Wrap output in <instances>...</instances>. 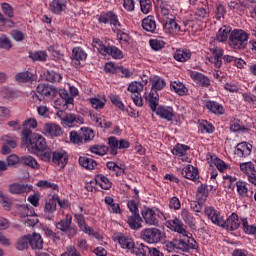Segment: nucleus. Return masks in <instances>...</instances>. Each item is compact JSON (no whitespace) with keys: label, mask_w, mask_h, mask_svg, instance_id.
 Segmentation results:
<instances>
[{"label":"nucleus","mask_w":256,"mask_h":256,"mask_svg":"<svg viewBox=\"0 0 256 256\" xmlns=\"http://www.w3.org/2000/svg\"><path fill=\"white\" fill-rule=\"evenodd\" d=\"M142 27L144 31L148 33H155V29H157V22H155V17L148 16L142 20Z\"/></svg>","instance_id":"nucleus-26"},{"label":"nucleus","mask_w":256,"mask_h":256,"mask_svg":"<svg viewBox=\"0 0 256 256\" xmlns=\"http://www.w3.org/2000/svg\"><path fill=\"white\" fill-rule=\"evenodd\" d=\"M190 147L185 144H177L172 149V154L177 155L178 157H183L182 161H189V157H186L187 151H189Z\"/></svg>","instance_id":"nucleus-25"},{"label":"nucleus","mask_w":256,"mask_h":256,"mask_svg":"<svg viewBox=\"0 0 256 256\" xmlns=\"http://www.w3.org/2000/svg\"><path fill=\"white\" fill-rule=\"evenodd\" d=\"M214 165H215L216 169H218V171H220V173H225V171H227L229 169V165H227V163H225V161H223L219 158L214 159Z\"/></svg>","instance_id":"nucleus-53"},{"label":"nucleus","mask_w":256,"mask_h":256,"mask_svg":"<svg viewBox=\"0 0 256 256\" xmlns=\"http://www.w3.org/2000/svg\"><path fill=\"white\" fill-rule=\"evenodd\" d=\"M29 245H31V247H33V235H31V234H27V235L20 237L17 240L16 249L18 251H25V249L29 248Z\"/></svg>","instance_id":"nucleus-18"},{"label":"nucleus","mask_w":256,"mask_h":256,"mask_svg":"<svg viewBox=\"0 0 256 256\" xmlns=\"http://www.w3.org/2000/svg\"><path fill=\"white\" fill-rule=\"evenodd\" d=\"M67 161H69V156L67 155V152L64 150H59L51 153V159L48 160V163H54V165H57L60 169H65V165H67Z\"/></svg>","instance_id":"nucleus-9"},{"label":"nucleus","mask_w":256,"mask_h":256,"mask_svg":"<svg viewBox=\"0 0 256 256\" xmlns=\"http://www.w3.org/2000/svg\"><path fill=\"white\" fill-rule=\"evenodd\" d=\"M149 247L143 243L139 244L138 246H135L132 248V252L136 256H147L149 254Z\"/></svg>","instance_id":"nucleus-41"},{"label":"nucleus","mask_w":256,"mask_h":256,"mask_svg":"<svg viewBox=\"0 0 256 256\" xmlns=\"http://www.w3.org/2000/svg\"><path fill=\"white\" fill-rule=\"evenodd\" d=\"M74 217L83 233H86V235H90L92 237H97L95 230H93V228H91L89 225H87V222H85V216L83 214H75Z\"/></svg>","instance_id":"nucleus-12"},{"label":"nucleus","mask_w":256,"mask_h":256,"mask_svg":"<svg viewBox=\"0 0 256 256\" xmlns=\"http://www.w3.org/2000/svg\"><path fill=\"white\" fill-rule=\"evenodd\" d=\"M70 141H71V143L79 145V143H83V136L79 135V133H77V131H71L70 132Z\"/></svg>","instance_id":"nucleus-60"},{"label":"nucleus","mask_w":256,"mask_h":256,"mask_svg":"<svg viewBox=\"0 0 256 256\" xmlns=\"http://www.w3.org/2000/svg\"><path fill=\"white\" fill-rule=\"evenodd\" d=\"M207 197H209L207 184H201L197 189L196 199L200 201V203H205L207 201Z\"/></svg>","instance_id":"nucleus-30"},{"label":"nucleus","mask_w":256,"mask_h":256,"mask_svg":"<svg viewBox=\"0 0 256 256\" xmlns=\"http://www.w3.org/2000/svg\"><path fill=\"white\" fill-rule=\"evenodd\" d=\"M229 33H231V29H229V27H221L216 35L217 41H219V43H225V41L229 39Z\"/></svg>","instance_id":"nucleus-39"},{"label":"nucleus","mask_w":256,"mask_h":256,"mask_svg":"<svg viewBox=\"0 0 256 256\" xmlns=\"http://www.w3.org/2000/svg\"><path fill=\"white\" fill-rule=\"evenodd\" d=\"M57 116L61 120L63 127H81L85 123L83 117L73 113H65L63 110H59Z\"/></svg>","instance_id":"nucleus-5"},{"label":"nucleus","mask_w":256,"mask_h":256,"mask_svg":"<svg viewBox=\"0 0 256 256\" xmlns=\"http://www.w3.org/2000/svg\"><path fill=\"white\" fill-rule=\"evenodd\" d=\"M110 100L113 105L120 109V111H125V104H123V101H121V97H119V95H110Z\"/></svg>","instance_id":"nucleus-50"},{"label":"nucleus","mask_w":256,"mask_h":256,"mask_svg":"<svg viewBox=\"0 0 256 256\" xmlns=\"http://www.w3.org/2000/svg\"><path fill=\"white\" fill-rule=\"evenodd\" d=\"M181 175L190 181H197L199 179V169L191 164H188L182 169Z\"/></svg>","instance_id":"nucleus-14"},{"label":"nucleus","mask_w":256,"mask_h":256,"mask_svg":"<svg viewBox=\"0 0 256 256\" xmlns=\"http://www.w3.org/2000/svg\"><path fill=\"white\" fill-rule=\"evenodd\" d=\"M72 223L73 216H71V214H67L65 219L60 220L58 223H56V228L65 233L67 232V229H69Z\"/></svg>","instance_id":"nucleus-34"},{"label":"nucleus","mask_w":256,"mask_h":256,"mask_svg":"<svg viewBox=\"0 0 256 256\" xmlns=\"http://www.w3.org/2000/svg\"><path fill=\"white\" fill-rule=\"evenodd\" d=\"M61 256H81V253L77 251V248L75 246H67L66 252H64Z\"/></svg>","instance_id":"nucleus-62"},{"label":"nucleus","mask_w":256,"mask_h":256,"mask_svg":"<svg viewBox=\"0 0 256 256\" xmlns=\"http://www.w3.org/2000/svg\"><path fill=\"white\" fill-rule=\"evenodd\" d=\"M59 96L61 97L63 101V109H68L69 105H73V97L69 95L67 90L62 89L58 92Z\"/></svg>","instance_id":"nucleus-37"},{"label":"nucleus","mask_w":256,"mask_h":256,"mask_svg":"<svg viewBox=\"0 0 256 256\" xmlns=\"http://www.w3.org/2000/svg\"><path fill=\"white\" fill-rule=\"evenodd\" d=\"M99 22L104 23V25H107V23H110V25H113L115 29H119L121 27V23H119V19L117 18V15L113 12H108L104 15H101L99 17Z\"/></svg>","instance_id":"nucleus-17"},{"label":"nucleus","mask_w":256,"mask_h":256,"mask_svg":"<svg viewBox=\"0 0 256 256\" xmlns=\"http://www.w3.org/2000/svg\"><path fill=\"white\" fill-rule=\"evenodd\" d=\"M169 208L174 209V211H179V209H181V201L178 197L174 196L169 200Z\"/></svg>","instance_id":"nucleus-59"},{"label":"nucleus","mask_w":256,"mask_h":256,"mask_svg":"<svg viewBox=\"0 0 256 256\" xmlns=\"http://www.w3.org/2000/svg\"><path fill=\"white\" fill-rule=\"evenodd\" d=\"M149 43H150L151 49H153L154 51H159L163 49V47H165V42L161 40L151 39Z\"/></svg>","instance_id":"nucleus-56"},{"label":"nucleus","mask_w":256,"mask_h":256,"mask_svg":"<svg viewBox=\"0 0 256 256\" xmlns=\"http://www.w3.org/2000/svg\"><path fill=\"white\" fill-rule=\"evenodd\" d=\"M163 87H165V80L157 79L156 81H154L151 91H153L155 93L157 91H161V89H163Z\"/></svg>","instance_id":"nucleus-63"},{"label":"nucleus","mask_w":256,"mask_h":256,"mask_svg":"<svg viewBox=\"0 0 256 256\" xmlns=\"http://www.w3.org/2000/svg\"><path fill=\"white\" fill-rule=\"evenodd\" d=\"M155 113L159 115V117H161L162 119H166L167 121H173V117H175L172 107L165 108L163 106H159Z\"/></svg>","instance_id":"nucleus-24"},{"label":"nucleus","mask_w":256,"mask_h":256,"mask_svg":"<svg viewBox=\"0 0 256 256\" xmlns=\"http://www.w3.org/2000/svg\"><path fill=\"white\" fill-rule=\"evenodd\" d=\"M204 213L214 225L226 229L227 231H236V229H239V225H241L237 213H232L226 220L223 219L221 213L213 207H206Z\"/></svg>","instance_id":"nucleus-2"},{"label":"nucleus","mask_w":256,"mask_h":256,"mask_svg":"<svg viewBox=\"0 0 256 256\" xmlns=\"http://www.w3.org/2000/svg\"><path fill=\"white\" fill-rule=\"evenodd\" d=\"M144 97L150 109L155 113L157 111V106L159 105V94H157V92L151 91L148 96L147 93H145Z\"/></svg>","instance_id":"nucleus-21"},{"label":"nucleus","mask_w":256,"mask_h":256,"mask_svg":"<svg viewBox=\"0 0 256 256\" xmlns=\"http://www.w3.org/2000/svg\"><path fill=\"white\" fill-rule=\"evenodd\" d=\"M34 61H47V52L46 51H38L33 55Z\"/></svg>","instance_id":"nucleus-64"},{"label":"nucleus","mask_w":256,"mask_h":256,"mask_svg":"<svg viewBox=\"0 0 256 256\" xmlns=\"http://www.w3.org/2000/svg\"><path fill=\"white\" fill-rule=\"evenodd\" d=\"M240 170L242 171V173H244V175H246L249 183H252V185H256V169L253 162L240 163Z\"/></svg>","instance_id":"nucleus-10"},{"label":"nucleus","mask_w":256,"mask_h":256,"mask_svg":"<svg viewBox=\"0 0 256 256\" xmlns=\"http://www.w3.org/2000/svg\"><path fill=\"white\" fill-rule=\"evenodd\" d=\"M190 77L197 85H201V87H209L211 85V80L200 72L192 71L190 72Z\"/></svg>","instance_id":"nucleus-19"},{"label":"nucleus","mask_w":256,"mask_h":256,"mask_svg":"<svg viewBox=\"0 0 256 256\" xmlns=\"http://www.w3.org/2000/svg\"><path fill=\"white\" fill-rule=\"evenodd\" d=\"M79 165L84 167V169L93 170L97 167V162L89 157L81 156L79 158Z\"/></svg>","instance_id":"nucleus-36"},{"label":"nucleus","mask_w":256,"mask_h":256,"mask_svg":"<svg viewBox=\"0 0 256 256\" xmlns=\"http://www.w3.org/2000/svg\"><path fill=\"white\" fill-rule=\"evenodd\" d=\"M45 77L50 83H59V81L62 79L61 74L53 70H48Z\"/></svg>","instance_id":"nucleus-47"},{"label":"nucleus","mask_w":256,"mask_h":256,"mask_svg":"<svg viewBox=\"0 0 256 256\" xmlns=\"http://www.w3.org/2000/svg\"><path fill=\"white\" fill-rule=\"evenodd\" d=\"M59 200V195L54 194L52 198H50L48 201H46L45 207H44V213L46 216V219L48 221H53V213L57 211V201Z\"/></svg>","instance_id":"nucleus-11"},{"label":"nucleus","mask_w":256,"mask_h":256,"mask_svg":"<svg viewBox=\"0 0 256 256\" xmlns=\"http://www.w3.org/2000/svg\"><path fill=\"white\" fill-rule=\"evenodd\" d=\"M226 13H227V10H225V6H223V4H219L216 8L217 21H221V19H224Z\"/></svg>","instance_id":"nucleus-61"},{"label":"nucleus","mask_w":256,"mask_h":256,"mask_svg":"<svg viewBox=\"0 0 256 256\" xmlns=\"http://www.w3.org/2000/svg\"><path fill=\"white\" fill-rule=\"evenodd\" d=\"M157 211L159 210L153 208H145L142 210V219L149 227H159V214Z\"/></svg>","instance_id":"nucleus-8"},{"label":"nucleus","mask_w":256,"mask_h":256,"mask_svg":"<svg viewBox=\"0 0 256 256\" xmlns=\"http://www.w3.org/2000/svg\"><path fill=\"white\" fill-rule=\"evenodd\" d=\"M164 29L165 31H168V33H178L181 28H179L177 21H175V16L170 15V17H166Z\"/></svg>","instance_id":"nucleus-23"},{"label":"nucleus","mask_w":256,"mask_h":256,"mask_svg":"<svg viewBox=\"0 0 256 256\" xmlns=\"http://www.w3.org/2000/svg\"><path fill=\"white\" fill-rule=\"evenodd\" d=\"M141 238L150 245L161 243L165 234L159 228H146L140 232Z\"/></svg>","instance_id":"nucleus-6"},{"label":"nucleus","mask_w":256,"mask_h":256,"mask_svg":"<svg viewBox=\"0 0 256 256\" xmlns=\"http://www.w3.org/2000/svg\"><path fill=\"white\" fill-rule=\"evenodd\" d=\"M67 7V0H53L50 3V9L53 13L59 14L61 11H65Z\"/></svg>","instance_id":"nucleus-29"},{"label":"nucleus","mask_w":256,"mask_h":256,"mask_svg":"<svg viewBox=\"0 0 256 256\" xmlns=\"http://www.w3.org/2000/svg\"><path fill=\"white\" fill-rule=\"evenodd\" d=\"M249 35L244 30H233L229 36V45L233 49H245Z\"/></svg>","instance_id":"nucleus-4"},{"label":"nucleus","mask_w":256,"mask_h":256,"mask_svg":"<svg viewBox=\"0 0 256 256\" xmlns=\"http://www.w3.org/2000/svg\"><path fill=\"white\" fill-rule=\"evenodd\" d=\"M36 93L41 95L35 94V97L38 99V101H43V96L45 97H57L59 95V90H57V87L49 84H39L36 88Z\"/></svg>","instance_id":"nucleus-7"},{"label":"nucleus","mask_w":256,"mask_h":256,"mask_svg":"<svg viewBox=\"0 0 256 256\" xmlns=\"http://www.w3.org/2000/svg\"><path fill=\"white\" fill-rule=\"evenodd\" d=\"M140 9L144 15L149 14L151 9H153V2L151 0H140Z\"/></svg>","instance_id":"nucleus-49"},{"label":"nucleus","mask_w":256,"mask_h":256,"mask_svg":"<svg viewBox=\"0 0 256 256\" xmlns=\"http://www.w3.org/2000/svg\"><path fill=\"white\" fill-rule=\"evenodd\" d=\"M33 243H34V249H38V250L43 249V237H41V234L35 231L33 233Z\"/></svg>","instance_id":"nucleus-52"},{"label":"nucleus","mask_w":256,"mask_h":256,"mask_svg":"<svg viewBox=\"0 0 256 256\" xmlns=\"http://www.w3.org/2000/svg\"><path fill=\"white\" fill-rule=\"evenodd\" d=\"M166 227L171 231H175V233H179L183 235V237H188L187 241L176 239V251H183L187 253L190 249H199L197 245V241L193 237H189V232L185 229L183 222L179 220V218H175L174 220H168L166 222Z\"/></svg>","instance_id":"nucleus-1"},{"label":"nucleus","mask_w":256,"mask_h":256,"mask_svg":"<svg viewBox=\"0 0 256 256\" xmlns=\"http://www.w3.org/2000/svg\"><path fill=\"white\" fill-rule=\"evenodd\" d=\"M141 221H143V218L141 217V215L132 214V216L128 217L127 223L130 229L137 231L138 229H141V227H143V225L141 224Z\"/></svg>","instance_id":"nucleus-27"},{"label":"nucleus","mask_w":256,"mask_h":256,"mask_svg":"<svg viewBox=\"0 0 256 256\" xmlns=\"http://www.w3.org/2000/svg\"><path fill=\"white\" fill-rule=\"evenodd\" d=\"M33 190V186L20 184V183H12L9 185V193L11 195H23V193H29Z\"/></svg>","instance_id":"nucleus-15"},{"label":"nucleus","mask_w":256,"mask_h":256,"mask_svg":"<svg viewBox=\"0 0 256 256\" xmlns=\"http://www.w3.org/2000/svg\"><path fill=\"white\" fill-rule=\"evenodd\" d=\"M32 77H33V75L29 71L20 72L15 75V81L17 83H29V81H31Z\"/></svg>","instance_id":"nucleus-45"},{"label":"nucleus","mask_w":256,"mask_h":256,"mask_svg":"<svg viewBox=\"0 0 256 256\" xmlns=\"http://www.w3.org/2000/svg\"><path fill=\"white\" fill-rule=\"evenodd\" d=\"M210 52L212 54L214 66L216 67V69H219L221 65H223V55L225 51L219 46H213L212 48H210Z\"/></svg>","instance_id":"nucleus-13"},{"label":"nucleus","mask_w":256,"mask_h":256,"mask_svg":"<svg viewBox=\"0 0 256 256\" xmlns=\"http://www.w3.org/2000/svg\"><path fill=\"white\" fill-rule=\"evenodd\" d=\"M33 144L34 155L39 157L42 161H50L51 151L47 149V142L45 141V138L39 134H34Z\"/></svg>","instance_id":"nucleus-3"},{"label":"nucleus","mask_w":256,"mask_h":256,"mask_svg":"<svg viewBox=\"0 0 256 256\" xmlns=\"http://www.w3.org/2000/svg\"><path fill=\"white\" fill-rule=\"evenodd\" d=\"M181 217L183 219V221L185 223H187L188 225H191V223H193V215H191V213L189 212L188 209H182L181 211Z\"/></svg>","instance_id":"nucleus-57"},{"label":"nucleus","mask_w":256,"mask_h":256,"mask_svg":"<svg viewBox=\"0 0 256 256\" xmlns=\"http://www.w3.org/2000/svg\"><path fill=\"white\" fill-rule=\"evenodd\" d=\"M102 55H111L114 59H123V52L115 46H102Z\"/></svg>","instance_id":"nucleus-20"},{"label":"nucleus","mask_w":256,"mask_h":256,"mask_svg":"<svg viewBox=\"0 0 256 256\" xmlns=\"http://www.w3.org/2000/svg\"><path fill=\"white\" fill-rule=\"evenodd\" d=\"M144 85L141 82H132L128 86V91L130 93H134V95L141 94V91H143Z\"/></svg>","instance_id":"nucleus-46"},{"label":"nucleus","mask_w":256,"mask_h":256,"mask_svg":"<svg viewBox=\"0 0 256 256\" xmlns=\"http://www.w3.org/2000/svg\"><path fill=\"white\" fill-rule=\"evenodd\" d=\"M236 191L240 197H247L249 193V188H247V182L245 181H237L236 182Z\"/></svg>","instance_id":"nucleus-43"},{"label":"nucleus","mask_w":256,"mask_h":256,"mask_svg":"<svg viewBox=\"0 0 256 256\" xmlns=\"http://www.w3.org/2000/svg\"><path fill=\"white\" fill-rule=\"evenodd\" d=\"M72 57H73V60L76 61L77 64L79 65L80 61H85V59H87V53L83 48L75 47L72 50Z\"/></svg>","instance_id":"nucleus-35"},{"label":"nucleus","mask_w":256,"mask_h":256,"mask_svg":"<svg viewBox=\"0 0 256 256\" xmlns=\"http://www.w3.org/2000/svg\"><path fill=\"white\" fill-rule=\"evenodd\" d=\"M1 9L4 15H6V17H9L11 19L15 16V13L13 12V6L10 5L9 3H5V2L2 3Z\"/></svg>","instance_id":"nucleus-51"},{"label":"nucleus","mask_w":256,"mask_h":256,"mask_svg":"<svg viewBox=\"0 0 256 256\" xmlns=\"http://www.w3.org/2000/svg\"><path fill=\"white\" fill-rule=\"evenodd\" d=\"M90 103L93 109H103L107 100L105 98H90Z\"/></svg>","instance_id":"nucleus-48"},{"label":"nucleus","mask_w":256,"mask_h":256,"mask_svg":"<svg viewBox=\"0 0 256 256\" xmlns=\"http://www.w3.org/2000/svg\"><path fill=\"white\" fill-rule=\"evenodd\" d=\"M11 47H13V45H11V40L5 35L0 36V48L9 51Z\"/></svg>","instance_id":"nucleus-55"},{"label":"nucleus","mask_w":256,"mask_h":256,"mask_svg":"<svg viewBox=\"0 0 256 256\" xmlns=\"http://www.w3.org/2000/svg\"><path fill=\"white\" fill-rule=\"evenodd\" d=\"M252 150L253 145L247 142H242L235 147L234 155H237V157H249V155H251Z\"/></svg>","instance_id":"nucleus-16"},{"label":"nucleus","mask_w":256,"mask_h":256,"mask_svg":"<svg viewBox=\"0 0 256 256\" xmlns=\"http://www.w3.org/2000/svg\"><path fill=\"white\" fill-rule=\"evenodd\" d=\"M164 249L168 251V253H173V251H177V240H171V241H166L164 243Z\"/></svg>","instance_id":"nucleus-58"},{"label":"nucleus","mask_w":256,"mask_h":256,"mask_svg":"<svg viewBox=\"0 0 256 256\" xmlns=\"http://www.w3.org/2000/svg\"><path fill=\"white\" fill-rule=\"evenodd\" d=\"M174 59L180 63H185L191 59V50L189 49H178L174 53Z\"/></svg>","instance_id":"nucleus-28"},{"label":"nucleus","mask_w":256,"mask_h":256,"mask_svg":"<svg viewBox=\"0 0 256 256\" xmlns=\"http://www.w3.org/2000/svg\"><path fill=\"white\" fill-rule=\"evenodd\" d=\"M118 243L122 247V249H129L132 251L135 248V242L133 239L125 237V236H120L118 238Z\"/></svg>","instance_id":"nucleus-38"},{"label":"nucleus","mask_w":256,"mask_h":256,"mask_svg":"<svg viewBox=\"0 0 256 256\" xmlns=\"http://www.w3.org/2000/svg\"><path fill=\"white\" fill-rule=\"evenodd\" d=\"M96 183H97V185H99V187H101V189H105L106 191L111 189V187L113 185L111 180H109V178H107V176H105L103 174H98L96 176Z\"/></svg>","instance_id":"nucleus-32"},{"label":"nucleus","mask_w":256,"mask_h":256,"mask_svg":"<svg viewBox=\"0 0 256 256\" xmlns=\"http://www.w3.org/2000/svg\"><path fill=\"white\" fill-rule=\"evenodd\" d=\"M170 89L179 95H185L187 93V87L182 82H172Z\"/></svg>","instance_id":"nucleus-44"},{"label":"nucleus","mask_w":256,"mask_h":256,"mask_svg":"<svg viewBox=\"0 0 256 256\" xmlns=\"http://www.w3.org/2000/svg\"><path fill=\"white\" fill-rule=\"evenodd\" d=\"M89 151L94 153V155H100L103 157V155H107V153H109V147L106 145H94L89 148Z\"/></svg>","instance_id":"nucleus-42"},{"label":"nucleus","mask_w":256,"mask_h":256,"mask_svg":"<svg viewBox=\"0 0 256 256\" xmlns=\"http://www.w3.org/2000/svg\"><path fill=\"white\" fill-rule=\"evenodd\" d=\"M22 147H26L29 153H33V140L31 139V129L22 131Z\"/></svg>","instance_id":"nucleus-22"},{"label":"nucleus","mask_w":256,"mask_h":256,"mask_svg":"<svg viewBox=\"0 0 256 256\" xmlns=\"http://www.w3.org/2000/svg\"><path fill=\"white\" fill-rule=\"evenodd\" d=\"M206 109H208L215 115H224L225 114V109H223V106H221V104L217 103L216 101H208L206 103Z\"/></svg>","instance_id":"nucleus-31"},{"label":"nucleus","mask_w":256,"mask_h":256,"mask_svg":"<svg viewBox=\"0 0 256 256\" xmlns=\"http://www.w3.org/2000/svg\"><path fill=\"white\" fill-rule=\"evenodd\" d=\"M119 150V140L115 136L108 137V151L110 155L117 156Z\"/></svg>","instance_id":"nucleus-33"},{"label":"nucleus","mask_w":256,"mask_h":256,"mask_svg":"<svg viewBox=\"0 0 256 256\" xmlns=\"http://www.w3.org/2000/svg\"><path fill=\"white\" fill-rule=\"evenodd\" d=\"M8 163V167H17V165H21V158L15 154H11L6 159Z\"/></svg>","instance_id":"nucleus-54"},{"label":"nucleus","mask_w":256,"mask_h":256,"mask_svg":"<svg viewBox=\"0 0 256 256\" xmlns=\"http://www.w3.org/2000/svg\"><path fill=\"white\" fill-rule=\"evenodd\" d=\"M195 19L196 21H203L205 19H209V12L207 10V6H200L195 11Z\"/></svg>","instance_id":"nucleus-40"}]
</instances>
